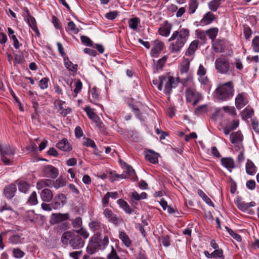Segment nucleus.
<instances>
[{
    "label": "nucleus",
    "mask_w": 259,
    "mask_h": 259,
    "mask_svg": "<svg viewBox=\"0 0 259 259\" xmlns=\"http://www.w3.org/2000/svg\"><path fill=\"white\" fill-rule=\"evenodd\" d=\"M189 35L190 31L187 28L175 31L168 39L170 52L172 53L179 52L187 41Z\"/></svg>",
    "instance_id": "obj_1"
},
{
    "label": "nucleus",
    "mask_w": 259,
    "mask_h": 259,
    "mask_svg": "<svg viewBox=\"0 0 259 259\" xmlns=\"http://www.w3.org/2000/svg\"><path fill=\"white\" fill-rule=\"evenodd\" d=\"M234 92V82L232 81L220 84L215 90L217 98L222 101H226L231 98Z\"/></svg>",
    "instance_id": "obj_2"
},
{
    "label": "nucleus",
    "mask_w": 259,
    "mask_h": 259,
    "mask_svg": "<svg viewBox=\"0 0 259 259\" xmlns=\"http://www.w3.org/2000/svg\"><path fill=\"white\" fill-rule=\"evenodd\" d=\"M177 83L175 80L174 77L172 76H159V83L158 85L159 90L161 91L162 86H164V92L169 95L172 88H175Z\"/></svg>",
    "instance_id": "obj_3"
},
{
    "label": "nucleus",
    "mask_w": 259,
    "mask_h": 259,
    "mask_svg": "<svg viewBox=\"0 0 259 259\" xmlns=\"http://www.w3.org/2000/svg\"><path fill=\"white\" fill-rule=\"evenodd\" d=\"M214 65L217 72L221 74H227L231 68V64L229 60L223 56L215 60Z\"/></svg>",
    "instance_id": "obj_4"
},
{
    "label": "nucleus",
    "mask_w": 259,
    "mask_h": 259,
    "mask_svg": "<svg viewBox=\"0 0 259 259\" xmlns=\"http://www.w3.org/2000/svg\"><path fill=\"white\" fill-rule=\"evenodd\" d=\"M186 99L188 102H192L195 106L201 99V95L195 90L189 88L186 91Z\"/></svg>",
    "instance_id": "obj_5"
},
{
    "label": "nucleus",
    "mask_w": 259,
    "mask_h": 259,
    "mask_svg": "<svg viewBox=\"0 0 259 259\" xmlns=\"http://www.w3.org/2000/svg\"><path fill=\"white\" fill-rule=\"evenodd\" d=\"M103 214L110 223L115 225L119 224L122 221L120 216L114 213L109 208L105 209L103 211Z\"/></svg>",
    "instance_id": "obj_6"
},
{
    "label": "nucleus",
    "mask_w": 259,
    "mask_h": 259,
    "mask_svg": "<svg viewBox=\"0 0 259 259\" xmlns=\"http://www.w3.org/2000/svg\"><path fill=\"white\" fill-rule=\"evenodd\" d=\"M42 171L44 177L53 179L56 178L59 175L58 169L51 165L44 166Z\"/></svg>",
    "instance_id": "obj_7"
},
{
    "label": "nucleus",
    "mask_w": 259,
    "mask_h": 259,
    "mask_svg": "<svg viewBox=\"0 0 259 259\" xmlns=\"http://www.w3.org/2000/svg\"><path fill=\"white\" fill-rule=\"evenodd\" d=\"M92 241L100 249H104L109 243L107 236H105L103 239H102L101 235H94L92 237Z\"/></svg>",
    "instance_id": "obj_8"
},
{
    "label": "nucleus",
    "mask_w": 259,
    "mask_h": 259,
    "mask_svg": "<svg viewBox=\"0 0 259 259\" xmlns=\"http://www.w3.org/2000/svg\"><path fill=\"white\" fill-rule=\"evenodd\" d=\"M152 47L150 54L152 57H157L163 49L164 44L161 41L156 39L152 41Z\"/></svg>",
    "instance_id": "obj_9"
},
{
    "label": "nucleus",
    "mask_w": 259,
    "mask_h": 259,
    "mask_svg": "<svg viewBox=\"0 0 259 259\" xmlns=\"http://www.w3.org/2000/svg\"><path fill=\"white\" fill-rule=\"evenodd\" d=\"M69 218V214L66 213H53L51 215L50 223L52 224H57L64 221L67 220Z\"/></svg>",
    "instance_id": "obj_10"
},
{
    "label": "nucleus",
    "mask_w": 259,
    "mask_h": 259,
    "mask_svg": "<svg viewBox=\"0 0 259 259\" xmlns=\"http://www.w3.org/2000/svg\"><path fill=\"white\" fill-rule=\"evenodd\" d=\"M248 103L246 94L245 93L238 94L235 98V105L237 109H240Z\"/></svg>",
    "instance_id": "obj_11"
},
{
    "label": "nucleus",
    "mask_w": 259,
    "mask_h": 259,
    "mask_svg": "<svg viewBox=\"0 0 259 259\" xmlns=\"http://www.w3.org/2000/svg\"><path fill=\"white\" fill-rule=\"evenodd\" d=\"M66 202V197L63 194H59L56 196L54 201L52 202V205L54 209H59L62 207Z\"/></svg>",
    "instance_id": "obj_12"
},
{
    "label": "nucleus",
    "mask_w": 259,
    "mask_h": 259,
    "mask_svg": "<svg viewBox=\"0 0 259 259\" xmlns=\"http://www.w3.org/2000/svg\"><path fill=\"white\" fill-rule=\"evenodd\" d=\"M89 226L90 229L95 233V235H101L104 228V225L98 221H91L89 223Z\"/></svg>",
    "instance_id": "obj_13"
},
{
    "label": "nucleus",
    "mask_w": 259,
    "mask_h": 259,
    "mask_svg": "<svg viewBox=\"0 0 259 259\" xmlns=\"http://www.w3.org/2000/svg\"><path fill=\"white\" fill-rule=\"evenodd\" d=\"M84 242L79 235L74 233L73 238L70 243L71 246L73 249H79L83 246Z\"/></svg>",
    "instance_id": "obj_14"
},
{
    "label": "nucleus",
    "mask_w": 259,
    "mask_h": 259,
    "mask_svg": "<svg viewBox=\"0 0 259 259\" xmlns=\"http://www.w3.org/2000/svg\"><path fill=\"white\" fill-rule=\"evenodd\" d=\"M75 232L68 231L65 232L62 235L61 241L65 245H70L71 242L73 238Z\"/></svg>",
    "instance_id": "obj_15"
},
{
    "label": "nucleus",
    "mask_w": 259,
    "mask_h": 259,
    "mask_svg": "<svg viewBox=\"0 0 259 259\" xmlns=\"http://www.w3.org/2000/svg\"><path fill=\"white\" fill-rule=\"evenodd\" d=\"M171 28V24L168 23L167 21H166L159 28V33L161 36L166 37L170 34Z\"/></svg>",
    "instance_id": "obj_16"
},
{
    "label": "nucleus",
    "mask_w": 259,
    "mask_h": 259,
    "mask_svg": "<svg viewBox=\"0 0 259 259\" xmlns=\"http://www.w3.org/2000/svg\"><path fill=\"white\" fill-rule=\"evenodd\" d=\"M40 196L43 201L47 202H50L53 198L52 191L47 188L44 189L41 191Z\"/></svg>",
    "instance_id": "obj_17"
},
{
    "label": "nucleus",
    "mask_w": 259,
    "mask_h": 259,
    "mask_svg": "<svg viewBox=\"0 0 259 259\" xmlns=\"http://www.w3.org/2000/svg\"><path fill=\"white\" fill-rule=\"evenodd\" d=\"M65 102L61 100H57L55 102V107L56 108H58L61 111L60 114L63 116H65L68 114H69L71 110L70 108H68L67 109H64L63 107V105L65 104Z\"/></svg>",
    "instance_id": "obj_18"
},
{
    "label": "nucleus",
    "mask_w": 259,
    "mask_h": 259,
    "mask_svg": "<svg viewBox=\"0 0 259 259\" xmlns=\"http://www.w3.org/2000/svg\"><path fill=\"white\" fill-rule=\"evenodd\" d=\"M235 204H236L238 208L243 211H246L249 207H253L255 205V203L253 201H251L249 203H247L244 201H242L240 200L237 201L235 202Z\"/></svg>",
    "instance_id": "obj_19"
},
{
    "label": "nucleus",
    "mask_w": 259,
    "mask_h": 259,
    "mask_svg": "<svg viewBox=\"0 0 259 259\" xmlns=\"http://www.w3.org/2000/svg\"><path fill=\"white\" fill-rule=\"evenodd\" d=\"M53 181L50 179H41L36 183V187L38 189H41L45 187L52 188L53 187Z\"/></svg>",
    "instance_id": "obj_20"
},
{
    "label": "nucleus",
    "mask_w": 259,
    "mask_h": 259,
    "mask_svg": "<svg viewBox=\"0 0 259 259\" xmlns=\"http://www.w3.org/2000/svg\"><path fill=\"white\" fill-rule=\"evenodd\" d=\"M16 190L17 189L15 185L10 184L5 188L4 194L7 198L11 199L14 196Z\"/></svg>",
    "instance_id": "obj_21"
},
{
    "label": "nucleus",
    "mask_w": 259,
    "mask_h": 259,
    "mask_svg": "<svg viewBox=\"0 0 259 259\" xmlns=\"http://www.w3.org/2000/svg\"><path fill=\"white\" fill-rule=\"evenodd\" d=\"M230 139L232 143L237 144L243 140V136L240 132L232 133L230 136Z\"/></svg>",
    "instance_id": "obj_22"
},
{
    "label": "nucleus",
    "mask_w": 259,
    "mask_h": 259,
    "mask_svg": "<svg viewBox=\"0 0 259 259\" xmlns=\"http://www.w3.org/2000/svg\"><path fill=\"white\" fill-rule=\"evenodd\" d=\"M57 147L64 151H69L71 150V147L67 139H64L58 143Z\"/></svg>",
    "instance_id": "obj_23"
},
{
    "label": "nucleus",
    "mask_w": 259,
    "mask_h": 259,
    "mask_svg": "<svg viewBox=\"0 0 259 259\" xmlns=\"http://www.w3.org/2000/svg\"><path fill=\"white\" fill-rule=\"evenodd\" d=\"M222 164L229 169L230 171L231 169L234 168V162L231 158H222L221 159Z\"/></svg>",
    "instance_id": "obj_24"
},
{
    "label": "nucleus",
    "mask_w": 259,
    "mask_h": 259,
    "mask_svg": "<svg viewBox=\"0 0 259 259\" xmlns=\"http://www.w3.org/2000/svg\"><path fill=\"white\" fill-rule=\"evenodd\" d=\"M145 158L152 163H156L158 162V154L152 151L149 150L147 154L145 155Z\"/></svg>",
    "instance_id": "obj_25"
},
{
    "label": "nucleus",
    "mask_w": 259,
    "mask_h": 259,
    "mask_svg": "<svg viewBox=\"0 0 259 259\" xmlns=\"http://www.w3.org/2000/svg\"><path fill=\"white\" fill-rule=\"evenodd\" d=\"M198 45V42L197 40L193 41L189 45L188 48L186 51V56H192L196 51Z\"/></svg>",
    "instance_id": "obj_26"
},
{
    "label": "nucleus",
    "mask_w": 259,
    "mask_h": 259,
    "mask_svg": "<svg viewBox=\"0 0 259 259\" xmlns=\"http://www.w3.org/2000/svg\"><path fill=\"white\" fill-rule=\"evenodd\" d=\"M119 238L121 240L123 244L127 247L131 246L132 241L128 235L123 231H121L119 234Z\"/></svg>",
    "instance_id": "obj_27"
},
{
    "label": "nucleus",
    "mask_w": 259,
    "mask_h": 259,
    "mask_svg": "<svg viewBox=\"0 0 259 259\" xmlns=\"http://www.w3.org/2000/svg\"><path fill=\"white\" fill-rule=\"evenodd\" d=\"M27 21L28 23L29 26L32 28V29L35 31L37 33H38V30L36 26V23L35 19L30 15L28 11H27Z\"/></svg>",
    "instance_id": "obj_28"
},
{
    "label": "nucleus",
    "mask_w": 259,
    "mask_h": 259,
    "mask_svg": "<svg viewBox=\"0 0 259 259\" xmlns=\"http://www.w3.org/2000/svg\"><path fill=\"white\" fill-rule=\"evenodd\" d=\"M213 50L217 53H221L224 50V42L221 40H217L212 44Z\"/></svg>",
    "instance_id": "obj_29"
},
{
    "label": "nucleus",
    "mask_w": 259,
    "mask_h": 259,
    "mask_svg": "<svg viewBox=\"0 0 259 259\" xmlns=\"http://www.w3.org/2000/svg\"><path fill=\"white\" fill-rule=\"evenodd\" d=\"M215 19V16L211 12H207L205 14L201 22L204 24L208 25L210 24Z\"/></svg>",
    "instance_id": "obj_30"
},
{
    "label": "nucleus",
    "mask_w": 259,
    "mask_h": 259,
    "mask_svg": "<svg viewBox=\"0 0 259 259\" xmlns=\"http://www.w3.org/2000/svg\"><path fill=\"white\" fill-rule=\"evenodd\" d=\"M246 172L250 175H253L256 172V167L253 163L250 160L248 159L246 163Z\"/></svg>",
    "instance_id": "obj_31"
},
{
    "label": "nucleus",
    "mask_w": 259,
    "mask_h": 259,
    "mask_svg": "<svg viewBox=\"0 0 259 259\" xmlns=\"http://www.w3.org/2000/svg\"><path fill=\"white\" fill-rule=\"evenodd\" d=\"M199 6L198 0H190L189 3L188 12L190 14H193L198 8Z\"/></svg>",
    "instance_id": "obj_32"
},
{
    "label": "nucleus",
    "mask_w": 259,
    "mask_h": 259,
    "mask_svg": "<svg viewBox=\"0 0 259 259\" xmlns=\"http://www.w3.org/2000/svg\"><path fill=\"white\" fill-rule=\"evenodd\" d=\"M23 239L18 235H14L11 236L8 239V243L13 245L21 244Z\"/></svg>",
    "instance_id": "obj_33"
},
{
    "label": "nucleus",
    "mask_w": 259,
    "mask_h": 259,
    "mask_svg": "<svg viewBox=\"0 0 259 259\" xmlns=\"http://www.w3.org/2000/svg\"><path fill=\"white\" fill-rule=\"evenodd\" d=\"M66 180L62 177H59L56 181H53V186L58 189L65 186L66 184Z\"/></svg>",
    "instance_id": "obj_34"
},
{
    "label": "nucleus",
    "mask_w": 259,
    "mask_h": 259,
    "mask_svg": "<svg viewBox=\"0 0 259 259\" xmlns=\"http://www.w3.org/2000/svg\"><path fill=\"white\" fill-rule=\"evenodd\" d=\"M18 185L19 191L24 193H27L30 189V185L28 183L23 181H20L18 183Z\"/></svg>",
    "instance_id": "obj_35"
},
{
    "label": "nucleus",
    "mask_w": 259,
    "mask_h": 259,
    "mask_svg": "<svg viewBox=\"0 0 259 259\" xmlns=\"http://www.w3.org/2000/svg\"><path fill=\"white\" fill-rule=\"evenodd\" d=\"M253 110L249 107L245 108L241 112V116L243 119H247L251 118L253 115Z\"/></svg>",
    "instance_id": "obj_36"
},
{
    "label": "nucleus",
    "mask_w": 259,
    "mask_h": 259,
    "mask_svg": "<svg viewBox=\"0 0 259 259\" xmlns=\"http://www.w3.org/2000/svg\"><path fill=\"white\" fill-rule=\"evenodd\" d=\"M117 203L126 213L131 214L132 211L127 203L123 199H119L117 200Z\"/></svg>",
    "instance_id": "obj_37"
},
{
    "label": "nucleus",
    "mask_w": 259,
    "mask_h": 259,
    "mask_svg": "<svg viewBox=\"0 0 259 259\" xmlns=\"http://www.w3.org/2000/svg\"><path fill=\"white\" fill-rule=\"evenodd\" d=\"M190 60L188 59H184L181 64L180 71L182 74L186 73L189 69Z\"/></svg>",
    "instance_id": "obj_38"
},
{
    "label": "nucleus",
    "mask_w": 259,
    "mask_h": 259,
    "mask_svg": "<svg viewBox=\"0 0 259 259\" xmlns=\"http://www.w3.org/2000/svg\"><path fill=\"white\" fill-rule=\"evenodd\" d=\"M166 60L167 57L166 56H163L162 58L157 61V63L155 64V67L154 68L153 71L154 73L157 72L159 69L163 67Z\"/></svg>",
    "instance_id": "obj_39"
},
{
    "label": "nucleus",
    "mask_w": 259,
    "mask_h": 259,
    "mask_svg": "<svg viewBox=\"0 0 259 259\" xmlns=\"http://www.w3.org/2000/svg\"><path fill=\"white\" fill-rule=\"evenodd\" d=\"M65 67L72 72H76L77 69V65L73 64L68 58L64 59Z\"/></svg>",
    "instance_id": "obj_40"
},
{
    "label": "nucleus",
    "mask_w": 259,
    "mask_h": 259,
    "mask_svg": "<svg viewBox=\"0 0 259 259\" xmlns=\"http://www.w3.org/2000/svg\"><path fill=\"white\" fill-rule=\"evenodd\" d=\"M197 193L199 196L203 199V200L208 205L214 206L213 203L211 200L207 196V195L200 189L197 191Z\"/></svg>",
    "instance_id": "obj_41"
},
{
    "label": "nucleus",
    "mask_w": 259,
    "mask_h": 259,
    "mask_svg": "<svg viewBox=\"0 0 259 259\" xmlns=\"http://www.w3.org/2000/svg\"><path fill=\"white\" fill-rule=\"evenodd\" d=\"M222 0H212L208 3V7L210 10L216 11L221 4Z\"/></svg>",
    "instance_id": "obj_42"
},
{
    "label": "nucleus",
    "mask_w": 259,
    "mask_h": 259,
    "mask_svg": "<svg viewBox=\"0 0 259 259\" xmlns=\"http://www.w3.org/2000/svg\"><path fill=\"white\" fill-rule=\"evenodd\" d=\"M219 29L218 28L214 27L210 28L206 31V35L208 36L210 39L213 40L216 37Z\"/></svg>",
    "instance_id": "obj_43"
},
{
    "label": "nucleus",
    "mask_w": 259,
    "mask_h": 259,
    "mask_svg": "<svg viewBox=\"0 0 259 259\" xmlns=\"http://www.w3.org/2000/svg\"><path fill=\"white\" fill-rule=\"evenodd\" d=\"M27 203L30 205H34L37 204L38 200L37 194L35 192H33L29 196Z\"/></svg>",
    "instance_id": "obj_44"
},
{
    "label": "nucleus",
    "mask_w": 259,
    "mask_h": 259,
    "mask_svg": "<svg viewBox=\"0 0 259 259\" xmlns=\"http://www.w3.org/2000/svg\"><path fill=\"white\" fill-rule=\"evenodd\" d=\"M84 110L85 111L87 115L92 120H93L94 118L98 116L94 111L93 109H92L89 106H86L84 108Z\"/></svg>",
    "instance_id": "obj_45"
},
{
    "label": "nucleus",
    "mask_w": 259,
    "mask_h": 259,
    "mask_svg": "<svg viewBox=\"0 0 259 259\" xmlns=\"http://www.w3.org/2000/svg\"><path fill=\"white\" fill-rule=\"evenodd\" d=\"M140 23V20L138 18L131 19L129 21L128 24L130 28L133 30H136L138 25Z\"/></svg>",
    "instance_id": "obj_46"
},
{
    "label": "nucleus",
    "mask_w": 259,
    "mask_h": 259,
    "mask_svg": "<svg viewBox=\"0 0 259 259\" xmlns=\"http://www.w3.org/2000/svg\"><path fill=\"white\" fill-rule=\"evenodd\" d=\"M76 234L82 236L84 239H87L89 236L88 232L82 227L75 231Z\"/></svg>",
    "instance_id": "obj_47"
},
{
    "label": "nucleus",
    "mask_w": 259,
    "mask_h": 259,
    "mask_svg": "<svg viewBox=\"0 0 259 259\" xmlns=\"http://www.w3.org/2000/svg\"><path fill=\"white\" fill-rule=\"evenodd\" d=\"M82 219L80 217H77L72 220V226L75 229H79L82 227Z\"/></svg>",
    "instance_id": "obj_48"
},
{
    "label": "nucleus",
    "mask_w": 259,
    "mask_h": 259,
    "mask_svg": "<svg viewBox=\"0 0 259 259\" xmlns=\"http://www.w3.org/2000/svg\"><path fill=\"white\" fill-rule=\"evenodd\" d=\"M252 46L255 52H259V36H256L252 40Z\"/></svg>",
    "instance_id": "obj_49"
},
{
    "label": "nucleus",
    "mask_w": 259,
    "mask_h": 259,
    "mask_svg": "<svg viewBox=\"0 0 259 259\" xmlns=\"http://www.w3.org/2000/svg\"><path fill=\"white\" fill-rule=\"evenodd\" d=\"M132 197L136 200H140L142 199H145L147 197V194L145 192H142L140 194L135 191L132 193Z\"/></svg>",
    "instance_id": "obj_50"
},
{
    "label": "nucleus",
    "mask_w": 259,
    "mask_h": 259,
    "mask_svg": "<svg viewBox=\"0 0 259 259\" xmlns=\"http://www.w3.org/2000/svg\"><path fill=\"white\" fill-rule=\"evenodd\" d=\"M226 228L227 230L228 233L230 234V235H231L234 239H235L238 241H241V237L239 234H237L232 230L228 228V227H226Z\"/></svg>",
    "instance_id": "obj_51"
},
{
    "label": "nucleus",
    "mask_w": 259,
    "mask_h": 259,
    "mask_svg": "<svg viewBox=\"0 0 259 259\" xmlns=\"http://www.w3.org/2000/svg\"><path fill=\"white\" fill-rule=\"evenodd\" d=\"M48 81H49L48 78H47L46 77H44V78H42L39 81V86L40 88V89L42 90L47 89L48 87Z\"/></svg>",
    "instance_id": "obj_52"
},
{
    "label": "nucleus",
    "mask_w": 259,
    "mask_h": 259,
    "mask_svg": "<svg viewBox=\"0 0 259 259\" xmlns=\"http://www.w3.org/2000/svg\"><path fill=\"white\" fill-rule=\"evenodd\" d=\"M14 256L16 258H22L24 256L25 253L23 251L18 248H15L13 251Z\"/></svg>",
    "instance_id": "obj_53"
},
{
    "label": "nucleus",
    "mask_w": 259,
    "mask_h": 259,
    "mask_svg": "<svg viewBox=\"0 0 259 259\" xmlns=\"http://www.w3.org/2000/svg\"><path fill=\"white\" fill-rule=\"evenodd\" d=\"M125 171H126V174H128V175L129 176H127L128 178H129V177L133 178V177L135 175V170L133 168V167L132 166H131L130 165H127L125 166Z\"/></svg>",
    "instance_id": "obj_54"
},
{
    "label": "nucleus",
    "mask_w": 259,
    "mask_h": 259,
    "mask_svg": "<svg viewBox=\"0 0 259 259\" xmlns=\"http://www.w3.org/2000/svg\"><path fill=\"white\" fill-rule=\"evenodd\" d=\"M111 175H112V179L113 181L117 180L119 179H122L128 178L127 176L124 174H122L121 175H119V174H117L115 173L111 172Z\"/></svg>",
    "instance_id": "obj_55"
},
{
    "label": "nucleus",
    "mask_w": 259,
    "mask_h": 259,
    "mask_svg": "<svg viewBox=\"0 0 259 259\" xmlns=\"http://www.w3.org/2000/svg\"><path fill=\"white\" fill-rule=\"evenodd\" d=\"M251 125L252 128L256 133H259V123L256 119L253 118L251 120Z\"/></svg>",
    "instance_id": "obj_56"
},
{
    "label": "nucleus",
    "mask_w": 259,
    "mask_h": 259,
    "mask_svg": "<svg viewBox=\"0 0 259 259\" xmlns=\"http://www.w3.org/2000/svg\"><path fill=\"white\" fill-rule=\"evenodd\" d=\"M111 252L108 255V259H120L113 246L111 247Z\"/></svg>",
    "instance_id": "obj_57"
},
{
    "label": "nucleus",
    "mask_w": 259,
    "mask_h": 259,
    "mask_svg": "<svg viewBox=\"0 0 259 259\" xmlns=\"http://www.w3.org/2000/svg\"><path fill=\"white\" fill-rule=\"evenodd\" d=\"M80 38L82 42L86 46H92L93 45V42L89 37L86 36H82Z\"/></svg>",
    "instance_id": "obj_58"
},
{
    "label": "nucleus",
    "mask_w": 259,
    "mask_h": 259,
    "mask_svg": "<svg viewBox=\"0 0 259 259\" xmlns=\"http://www.w3.org/2000/svg\"><path fill=\"white\" fill-rule=\"evenodd\" d=\"M75 88L74 90V92L75 94V96L81 90L82 84L80 80H77L75 83Z\"/></svg>",
    "instance_id": "obj_59"
},
{
    "label": "nucleus",
    "mask_w": 259,
    "mask_h": 259,
    "mask_svg": "<svg viewBox=\"0 0 259 259\" xmlns=\"http://www.w3.org/2000/svg\"><path fill=\"white\" fill-rule=\"evenodd\" d=\"M197 36L198 38L204 40L206 39V31L197 30L196 31Z\"/></svg>",
    "instance_id": "obj_60"
},
{
    "label": "nucleus",
    "mask_w": 259,
    "mask_h": 259,
    "mask_svg": "<svg viewBox=\"0 0 259 259\" xmlns=\"http://www.w3.org/2000/svg\"><path fill=\"white\" fill-rule=\"evenodd\" d=\"M94 121L95 122L96 126L100 129V130H103L104 128V124L102 121L101 120L100 118L97 116L96 118H94L93 119Z\"/></svg>",
    "instance_id": "obj_61"
},
{
    "label": "nucleus",
    "mask_w": 259,
    "mask_h": 259,
    "mask_svg": "<svg viewBox=\"0 0 259 259\" xmlns=\"http://www.w3.org/2000/svg\"><path fill=\"white\" fill-rule=\"evenodd\" d=\"M117 15L118 13L117 11H113L107 13L106 14L105 17L108 19L112 20L117 16Z\"/></svg>",
    "instance_id": "obj_62"
},
{
    "label": "nucleus",
    "mask_w": 259,
    "mask_h": 259,
    "mask_svg": "<svg viewBox=\"0 0 259 259\" xmlns=\"http://www.w3.org/2000/svg\"><path fill=\"white\" fill-rule=\"evenodd\" d=\"M68 27L70 31L74 33H77L78 32V29L76 27L75 24L72 21L68 23Z\"/></svg>",
    "instance_id": "obj_63"
},
{
    "label": "nucleus",
    "mask_w": 259,
    "mask_h": 259,
    "mask_svg": "<svg viewBox=\"0 0 259 259\" xmlns=\"http://www.w3.org/2000/svg\"><path fill=\"white\" fill-rule=\"evenodd\" d=\"M211 255L213 257H221L223 256V251L222 249H216L211 253Z\"/></svg>",
    "instance_id": "obj_64"
}]
</instances>
